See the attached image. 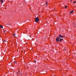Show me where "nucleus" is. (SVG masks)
Returning <instances> with one entry per match:
<instances>
[{"mask_svg":"<svg viewBox=\"0 0 76 76\" xmlns=\"http://www.w3.org/2000/svg\"><path fill=\"white\" fill-rule=\"evenodd\" d=\"M35 21L36 23H37V22H39V18L38 17H36L35 18Z\"/></svg>","mask_w":76,"mask_h":76,"instance_id":"f03ea898","label":"nucleus"},{"mask_svg":"<svg viewBox=\"0 0 76 76\" xmlns=\"http://www.w3.org/2000/svg\"><path fill=\"white\" fill-rule=\"evenodd\" d=\"M13 63H14V64H17V62L16 61H14L13 62Z\"/></svg>","mask_w":76,"mask_h":76,"instance_id":"39448f33","label":"nucleus"},{"mask_svg":"<svg viewBox=\"0 0 76 76\" xmlns=\"http://www.w3.org/2000/svg\"><path fill=\"white\" fill-rule=\"evenodd\" d=\"M67 6H66L65 7V9H66V8H67Z\"/></svg>","mask_w":76,"mask_h":76,"instance_id":"6e6552de","label":"nucleus"},{"mask_svg":"<svg viewBox=\"0 0 76 76\" xmlns=\"http://www.w3.org/2000/svg\"><path fill=\"white\" fill-rule=\"evenodd\" d=\"M65 36H62L61 35H59V37H58L56 38V41L57 42H59V40L60 39V37L61 38H63V37H64Z\"/></svg>","mask_w":76,"mask_h":76,"instance_id":"f257e3e1","label":"nucleus"},{"mask_svg":"<svg viewBox=\"0 0 76 76\" xmlns=\"http://www.w3.org/2000/svg\"><path fill=\"white\" fill-rule=\"evenodd\" d=\"M15 36H16V34H14L13 35L14 37H15Z\"/></svg>","mask_w":76,"mask_h":76,"instance_id":"9d476101","label":"nucleus"},{"mask_svg":"<svg viewBox=\"0 0 76 76\" xmlns=\"http://www.w3.org/2000/svg\"><path fill=\"white\" fill-rule=\"evenodd\" d=\"M3 42H7V40H4L3 41Z\"/></svg>","mask_w":76,"mask_h":76,"instance_id":"1a4fd4ad","label":"nucleus"},{"mask_svg":"<svg viewBox=\"0 0 76 76\" xmlns=\"http://www.w3.org/2000/svg\"><path fill=\"white\" fill-rule=\"evenodd\" d=\"M71 0V1H72V0Z\"/></svg>","mask_w":76,"mask_h":76,"instance_id":"6ab92c4d","label":"nucleus"},{"mask_svg":"<svg viewBox=\"0 0 76 76\" xmlns=\"http://www.w3.org/2000/svg\"><path fill=\"white\" fill-rule=\"evenodd\" d=\"M74 12V11H72L70 12L69 13L70 15H71V14H72V13H73Z\"/></svg>","mask_w":76,"mask_h":76,"instance_id":"7ed1b4c3","label":"nucleus"},{"mask_svg":"<svg viewBox=\"0 0 76 76\" xmlns=\"http://www.w3.org/2000/svg\"><path fill=\"white\" fill-rule=\"evenodd\" d=\"M17 76H19V75H17Z\"/></svg>","mask_w":76,"mask_h":76,"instance_id":"a211bd4d","label":"nucleus"},{"mask_svg":"<svg viewBox=\"0 0 76 76\" xmlns=\"http://www.w3.org/2000/svg\"><path fill=\"white\" fill-rule=\"evenodd\" d=\"M47 2H46V5H47Z\"/></svg>","mask_w":76,"mask_h":76,"instance_id":"9b49d317","label":"nucleus"},{"mask_svg":"<svg viewBox=\"0 0 76 76\" xmlns=\"http://www.w3.org/2000/svg\"><path fill=\"white\" fill-rule=\"evenodd\" d=\"M19 73H20V72H19Z\"/></svg>","mask_w":76,"mask_h":76,"instance_id":"412c9836","label":"nucleus"},{"mask_svg":"<svg viewBox=\"0 0 76 76\" xmlns=\"http://www.w3.org/2000/svg\"><path fill=\"white\" fill-rule=\"evenodd\" d=\"M0 0L1 2V3H3V0Z\"/></svg>","mask_w":76,"mask_h":76,"instance_id":"423d86ee","label":"nucleus"},{"mask_svg":"<svg viewBox=\"0 0 76 76\" xmlns=\"http://www.w3.org/2000/svg\"><path fill=\"white\" fill-rule=\"evenodd\" d=\"M34 62H35V63H36V61H35Z\"/></svg>","mask_w":76,"mask_h":76,"instance_id":"2eb2a0df","label":"nucleus"},{"mask_svg":"<svg viewBox=\"0 0 76 76\" xmlns=\"http://www.w3.org/2000/svg\"><path fill=\"white\" fill-rule=\"evenodd\" d=\"M18 72H20V71H18Z\"/></svg>","mask_w":76,"mask_h":76,"instance_id":"dca6fc26","label":"nucleus"},{"mask_svg":"<svg viewBox=\"0 0 76 76\" xmlns=\"http://www.w3.org/2000/svg\"><path fill=\"white\" fill-rule=\"evenodd\" d=\"M64 50L66 52V49H64Z\"/></svg>","mask_w":76,"mask_h":76,"instance_id":"f8f14e48","label":"nucleus"},{"mask_svg":"<svg viewBox=\"0 0 76 76\" xmlns=\"http://www.w3.org/2000/svg\"><path fill=\"white\" fill-rule=\"evenodd\" d=\"M76 3V2L75 1L73 3L74 4H75V3Z\"/></svg>","mask_w":76,"mask_h":76,"instance_id":"ddd939ff","label":"nucleus"},{"mask_svg":"<svg viewBox=\"0 0 76 76\" xmlns=\"http://www.w3.org/2000/svg\"><path fill=\"white\" fill-rule=\"evenodd\" d=\"M17 73H18V72H17Z\"/></svg>","mask_w":76,"mask_h":76,"instance_id":"aec40b11","label":"nucleus"},{"mask_svg":"<svg viewBox=\"0 0 76 76\" xmlns=\"http://www.w3.org/2000/svg\"><path fill=\"white\" fill-rule=\"evenodd\" d=\"M63 40V39H60L59 41H60V42H61V41H62Z\"/></svg>","mask_w":76,"mask_h":76,"instance_id":"20e7f679","label":"nucleus"},{"mask_svg":"<svg viewBox=\"0 0 76 76\" xmlns=\"http://www.w3.org/2000/svg\"><path fill=\"white\" fill-rule=\"evenodd\" d=\"M29 36V37H31V36Z\"/></svg>","mask_w":76,"mask_h":76,"instance_id":"f3484780","label":"nucleus"},{"mask_svg":"<svg viewBox=\"0 0 76 76\" xmlns=\"http://www.w3.org/2000/svg\"><path fill=\"white\" fill-rule=\"evenodd\" d=\"M0 28H3V26L1 25H0Z\"/></svg>","mask_w":76,"mask_h":76,"instance_id":"0eeeda50","label":"nucleus"},{"mask_svg":"<svg viewBox=\"0 0 76 76\" xmlns=\"http://www.w3.org/2000/svg\"><path fill=\"white\" fill-rule=\"evenodd\" d=\"M74 26H75V27H76V24Z\"/></svg>","mask_w":76,"mask_h":76,"instance_id":"4468645a","label":"nucleus"}]
</instances>
